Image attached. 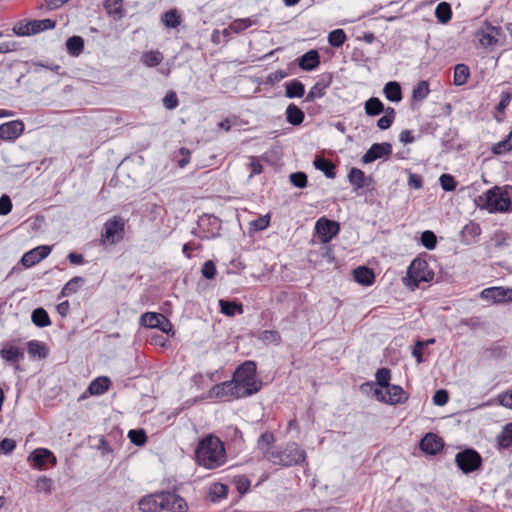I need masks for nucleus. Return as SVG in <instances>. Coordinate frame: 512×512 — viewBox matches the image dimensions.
Masks as SVG:
<instances>
[{
  "label": "nucleus",
  "instance_id": "obj_1",
  "mask_svg": "<svg viewBox=\"0 0 512 512\" xmlns=\"http://www.w3.org/2000/svg\"><path fill=\"white\" fill-rule=\"evenodd\" d=\"M195 456L200 465L208 469L217 468L226 461L224 443L217 436H205L199 441Z\"/></svg>",
  "mask_w": 512,
  "mask_h": 512
},
{
  "label": "nucleus",
  "instance_id": "obj_2",
  "mask_svg": "<svg viewBox=\"0 0 512 512\" xmlns=\"http://www.w3.org/2000/svg\"><path fill=\"white\" fill-rule=\"evenodd\" d=\"M512 205V186H494L479 196L478 206L490 213L507 212Z\"/></svg>",
  "mask_w": 512,
  "mask_h": 512
},
{
  "label": "nucleus",
  "instance_id": "obj_3",
  "mask_svg": "<svg viewBox=\"0 0 512 512\" xmlns=\"http://www.w3.org/2000/svg\"><path fill=\"white\" fill-rule=\"evenodd\" d=\"M233 380L239 383L246 397L257 393L262 385V382L256 379V364L250 360L245 361L236 369Z\"/></svg>",
  "mask_w": 512,
  "mask_h": 512
},
{
  "label": "nucleus",
  "instance_id": "obj_4",
  "mask_svg": "<svg viewBox=\"0 0 512 512\" xmlns=\"http://www.w3.org/2000/svg\"><path fill=\"white\" fill-rule=\"evenodd\" d=\"M306 454L298 444H288L282 451L266 450L265 459L275 465L294 466L299 465L305 460Z\"/></svg>",
  "mask_w": 512,
  "mask_h": 512
},
{
  "label": "nucleus",
  "instance_id": "obj_5",
  "mask_svg": "<svg viewBox=\"0 0 512 512\" xmlns=\"http://www.w3.org/2000/svg\"><path fill=\"white\" fill-rule=\"evenodd\" d=\"M434 278V272L429 268L426 260L414 259L407 271V277L404 278L408 286H418L421 282H430Z\"/></svg>",
  "mask_w": 512,
  "mask_h": 512
},
{
  "label": "nucleus",
  "instance_id": "obj_6",
  "mask_svg": "<svg viewBox=\"0 0 512 512\" xmlns=\"http://www.w3.org/2000/svg\"><path fill=\"white\" fill-rule=\"evenodd\" d=\"M315 231L321 241L324 244L325 254L328 256L329 261L333 258L330 256L332 250L327 244L339 233L340 225L334 220H329L325 217H321L315 224Z\"/></svg>",
  "mask_w": 512,
  "mask_h": 512
},
{
  "label": "nucleus",
  "instance_id": "obj_7",
  "mask_svg": "<svg viewBox=\"0 0 512 512\" xmlns=\"http://www.w3.org/2000/svg\"><path fill=\"white\" fill-rule=\"evenodd\" d=\"M124 221L122 218L114 216L109 219L103 226L101 233V242L103 244H116L123 239L124 236Z\"/></svg>",
  "mask_w": 512,
  "mask_h": 512
},
{
  "label": "nucleus",
  "instance_id": "obj_8",
  "mask_svg": "<svg viewBox=\"0 0 512 512\" xmlns=\"http://www.w3.org/2000/svg\"><path fill=\"white\" fill-rule=\"evenodd\" d=\"M458 468L465 474L478 470L482 465L480 454L474 449H465L455 456Z\"/></svg>",
  "mask_w": 512,
  "mask_h": 512
},
{
  "label": "nucleus",
  "instance_id": "obj_9",
  "mask_svg": "<svg viewBox=\"0 0 512 512\" xmlns=\"http://www.w3.org/2000/svg\"><path fill=\"white\" fill-rule=\"evenodd\" d=\"M239 383L231 381H225L214 385L208 392L209 398L223 399L227 397L244 398L246 397L241 390Z\"/></svg>",
  "mask_w": 512,
  "mask_h": 512
},
{
  "label": "nucleus",
  "instance_id": "obj_10",
  "mask_svg": "<svg viewBox=\"0 0 512 512\" xmlns=\"http://www.w3.org/2000/svg\"><path fill=\"white\" fill-rule=\"evenodd\" d=\"M160 508L169 512H187L188 504L183 497L170 491L158 492Z\"/></svg>",
  "mask_w": 512,
  "mask_h": 512
},
{
  "label": "nucleus",
  "instance_id": "obj_11",
  "mask_svg": "<svg viewBox=\"0 0 512 512\" xmlns=\"http://www.w3.org/2000/svg\"><path fill=\"white\" fill-rule=\"evenodd\" d=\"M28 460L32 462L33 467L38 470L46 468V464L56 465L57 459L52 451L46 448H37L30 453Z\"/></svg>",
  "mask_w": 512,
  "mask_h": 512
},
{
  "label": "nucleus",
  "instance_id": "obj_12",
  "mask_svg": "<svg viewBox=\"0 0 512 512\" xmlns=\"http://www.w3.org/2000/svg\"><path fill=\"white\" fill-rule=\"evenodd\" d=\"M392 153V146L390 143H374L368 151L363 155L362 162L369 164L380 158H387Z\"/></svg>",
  "mask_w": 512,
  "mask_h": 512
},
{
  "label": "nucleus",
  "instance_id": "obj_13",
  "mask_svg": "<svg viewBox=\"0 0 512 512\" xmlns=\"http://www.w3.org/2000/svg\"><path fill=\"white\" fill-rule=\"evenodd\" d=\"M51 252V247L47 245L38 246L26 252L22 258L21 263L24 267L30 268L39 263L42 259L47 257Z\"/></svg>",
  "mask_w": 512,
  "mask_h": 512
},
{
  "label": "nucleus",
  "instance_id": "obj_14",
  "mask_svg": "<svg viewBox=\"0 0 512 512\" xmlns=\"http://www.w3.org/2000/svg\"><path fill=\"white\" fill-rule=\"evenodd\" d=\"M24 131L21 120H13L0 125V138L5 141L16 140Z\"/></svg>",
  "mask_w": 512,
  "mask_h": 512
},
{
  "label": "nucleus",
  "instance_id": "obj_15",
  "mask_svg": "<svg viewBox=\"0 0 512 512\" xmlns=\"http://www.w3.org/2000/svg\"><path fill=\"white\" fill-rule=\"evenodd\" d=\"M443 447V439L434 433H427L420 441L421 450L430 455L437 454Z\"/></svg>",
  "mask_w": 512,
  "mask_h": 512
},
{
  "label": "nucleus",
  "instance_id": "obj_16",
  "mask_svg": "<svg viewBox=\"0 0 512 512\" xmlns=\"http://www.w3.org/2000/svg\"><path fill=\"white\" fill-rule=\"evenodd\" d=\"M0 356L5 361L16 364L15 368L18 369L19 365L17 363L24 359V350L6 342L2 345Z\"/></svg>",
  "mask_w": 512,
  "mask_h": 512
},
{
  "label": "nucleus",
  "instance_id": "obj_17",
  "mask_svg": "<svg viewBox=\"0 0 512 512\" xmlns=\"http://www.w3.org/2000/svg\"><path fill=\"white\" fill-rule=\"evenodd\" d=\"M480 297L496 304L512 302V290H482Z\"/></svg>",
  "mask_w": 512,
  "mask_h": 512
},
{
  "label": "nucleus",
  "instance_id": "obj_18",
  "mask_svg": "<svg viewBox=\"0 0 512 512\" xmlns=\"http://www.w3.org/2000/svg\"><path fill=\"white\" fill-rule=\"evenodd\" d=\"M387 394V404L397 405L405 403L409 395L404 391V389L399 385H389L385 388Z\"/></svg>",
  "mask_w": 512,
  "mask_h": 512
},
{
  "label": "nucleus",
  "instance_id": "obj_19",
  "mask_svg": "<svg viewBox=\"0 0 512 512\" xmlns=\"http://www.w3.org/2000/svg\"><path fill=\"white\" fill-rule=\"evenodd\" d=\"M320 64V55L317 50H310L298 59L299 67L304 71H312Z\"/></svg>",
  "mask_w": 512,
  "mask_h": 512
},
{
  "label": "nucleus",
  "instance_id": "obj_20",
  "mask_svg": "<svg viewBox=\"0 0 512 512\" xmlns=\"http://www.w3.org/2000/svg\"><path fill=\"white\" fill-rule=\"evenodd\" d=\"M139 509L142 512H160V497L157 493L143 496L138 502Z\"/></svg>",
  "mask_w": 512,
  "mask_h": 512
},
{
  "label": "nucleus",
  "instance_id": "obj_21",
  "mask_svg": "<svg viewBox=\"0 0 512 512\" xmlns=\"http://www.w3.org/2000/svg\"><path fill=\"white\" fill-rule=\"evenodd\" d=\"M168 324V318L161 313L146 312L140 317V324L146 328H157L160 324Z\"/></svg>",
  "mask_w": 512,
  "mask_h": 512
},
{
  "label": "nucleus",
  "instance_id": "obj_22",
  "mask_svg": "<svg viewBox=\"0 0 512 512\" xmlns=\"http://www.w3.org/2000/svg\"><path fill=\"white\" fill-rule=\"evenodd\" d=\"M353 277L358 284L363 286H370L375 280V274L373 270L366 266H359L354 269Z\"/></svg>",
  "mask_w": 512,
  "mask_h": 512
},
{
  "label": "nucleus",
  "instance_id": "obj_23",
  "mask_svg": "<svg viewBox=\"0 0 512 512\" xmlns=\"http://www.w3.org/2000/svg\"><path fill=\"white\" fill-rule=\"evenodd\" d=\"M285 115L287 122L293 126L302 124L305 118L304 112L294 103L287 106Z\"/></svg>",
  "mask_w": 512,
  "mask_h": 512
},
{
  "label": "nucleus",
  "instance_id": "obj_24",
  "mask_svg": "<svg viewBox=\"0 0 512 512\" xmlns=\"http://www.w3.org/2000/svg\"><path fill=\"white\" fill-rule=\"evenodd\" d=\"M111 381L106 376L97 377L92 380L88 386V392L91 395H102L108 391Z\"/></svg>",
  "mask_w": 512,
  "mask_h": 512
},
{
  "label": "nucleus",
  "instance_id": "obj_25",
  "mask_svg": "<svg viewBox=\"0 0 512 512\" xmlns=\"http://www.w3.org/2000/svg\"><path fill=\"white\" fill-rule=\"evenodd\" d=\"M316 169L322 171L329 179H334L336 176L335 165L323 157L317 156L313 162Z\"/></svg>",
  "mask_w": 512,
  "mask_h": 512
},
{
  "label": "nucleus",
  "instance_id": "obj_26",
  "mask_svg": "<svg viewBox=\"0 0 512 512\" xmlns=\"http://www.w3.org/2000/svg\"><path fill=\"white\" fill-rule=\"evenodd\" d=\"M385 97L392 102H399L402 100L401 87L398 82H388L383 89Z\"/></svg>",
  "mask_w": 512,
  "mask_h": 512
},
{
  "label": "nucleus",
  "instance_id": "obj_27",
  "mask_svg": "<svg viewBox=\"0 0 512 512\" xmlns=\"http://www.w3.org/2000/svg\"><path fill=\"white\" fill-rule=\"evenodd\" d=\"M498 34V29L492 26H489L487 30H482L478 33V40L480 44L484 47H489L494 45L497 42L496 35Z\"/></svg>",
  "mask_w": 512,
  "mask_h": 512
},
{
  "label": "nucleus",
  "instance_id": "obj_28",
  "mask_svg": "<svg viewBox=\"0 0 512 512\" xmlns=\"http://www.w3.org/2000/svg\"><path fill=\"white\" fill-rule=\"evenodd\" d=\"M66 49L68 53L73 56H79L84 49V40L80 36H72L66 41Z\"/></svg>",
  "mask_w": 512,
  "mask_h": 512
},
{
  "label": "nucleus",
  "instance_id": "obj_29",
  "mask_svg": "<svg viewBox=\"0 0 512 512\" xmlns=\"http://www.w3.org/2000/svg\"><path fill=\"white\" fill-rule=\"evenodd\" d=\"M305 94L304 84L298 80L286 83L285 96L287 98H301Z\"/></svg>",
  "mask_w": 512,
  "mask_h": 512
},
{
  "label": "nucleus",
  "instance_id": "obj_30",
  "mask_svg": "<svg viewBox=\"0 0 512 512\" xmlns=\"http://www.w3.org/2000/svg\"><path fill=\"white\" fill-rule=\"evenodd\" d=\"M349 183L354 190H359L366 185V176L364 172L358 168H352L348 174Z\"/></svg>",
  "mask_w": 512,
  "mask_h": 512
},
{
  "label": "nucleus",
  "instance_id": "obj_31",
  "mask_svg": "<svg viewBox=\"0 0 512 512\" xmlns=\"http://www.w3.org/2000/svg\"><path fill=\"white\" fill-rule=\"evenodd\" d=\"M330 85L329 81H318L314 84V86L309 90L306 95L307 102H313L317 98H322L325 94V89Z\"/></svg>",
  "mask_w": 512,
  "mask_h": 512
},
{
  "label": "nucleus",
  "instance_id": "obj_32",
  "mask_svg": "<svg viewBox=\"0 0 512 512\" xmlns=\"http://www.w3.org/2000/svg\"><path fill=\"white\" fill-rule=\"evenodd\" d=\"M27 350L31 357H38L39 359L46 358L47 348L44 343L36 340L29 341L27 343Z\"/></svg>",
  "mask_w": 512,
  "mask_h": 512
},
{
  "label": "nucleus",
  "instance_id": "obj_33",
  "mask_svg": "<svg viewBox=\"0 0 512 512\" xmlns=\"http://www.w3.org/2000/svg\"><path fill=\"white\" fill-rule=\"evenodd\" d=\"M364 109L368 116H377L384 112V105L378 98L371 97L365 102Z\"/></svg>",
  "mask_w": 512,
  "mask_h": 512
},
{
  "label": "nucleus",
  "instance_id": "obj_34",
  "mask_svg": "<svg viewBox=\"0 0 512 512\" xmlns=\"http://www.w3.org/2000/svg\"><path fill=\"white\" fill-rule=\"evenodd\" d=\"M435 16L442 24L448 23L452 18L451 6L447 2H441L435 9Z\"/></svg>",
  "mask_w": 512,
  "mask_h": 512
},
{
  "label": "nucleus",
  "instance_id": "obj_35",
  "mask_svg": "<svg viewBox=\"0 0 512 512\" xmlns=\"http://www.w3.org/2000/svg\"><path fill=\"white\" fill-rule=\"evenodd\" d=\"M163 54L158 50H151L143 53L141 60L147 67H155L163 61Z\"/></svg>",
  "mask_w": 512,
  "mask_h": 512
},
{
  "label": "nucleus",
  "instance_id": "obj_36",
  "mask_svg": "<svg viewBox=\"0 0 512 512\" xmlns=\"http://www.w3.org/2000/svg\"><path fill=\"white\" fill-rule=\"evenodd\" d=\"M32 322L40 327H47L51 324L47 311L43 308H36L31 315Z\"/></svg>",
  "mask_w": 512,
  "mask_h": 512
},
{
  "label": "nucleus",
  "instance_id": "obj_37",
  "mask_svg": "<svg viewBox=\"0 0 512 512\" xmlns=\"http://www.w3.org/2000/svg\"><path fill=\"white\" fill-rule=\"evenodd\" d=\"M470 72L465 64H457L454 68V84L462 86L467 83Z\"/></svg>",
  "mask_w": 512,
  "mask_h": 512
},
{
  "label": "nucleus",
  "instance_id": "obj_38",
  "mask_svg": "<svg viewBox=\"0 0 512 512\" xmlns=\"http://www.w3.org/2000/svg\"><path fill=\"white\" fill-rule=\"evenodd\" d=\"M29 25L32 34H36L45 30L53 29L56 25V22L51 19H41L29 21Z\"/></svg>",
  "mask_w": 512,
  "mask_h": 512
},
{
  "label": "nucleus",
  "instance_id": "obj_39",
  "mask_svg": "<svg viewBox=\"0 0 512 512\" xmlns=\"http://www.w3.org/2000/svg\"><path fill=\"white\" fill-rule=\"evenodd\" d=\"M497 443L501 448H508L512 444V423L506 424L497 436Z\"/></svg>",
  "mask_w": 512,
  "mask_h": 512
},
{
  "label": "nucleus",
  "instance_id": "obj_40",
  "mask_svg": "<svg viewBox=\"0 0 512 512\" xmlns=\"http://www.w3.org/2000/svg\"><path fill=\"white\" fill-rule=\"evenodd\" d=\"M219 305L221 308V312L226 316H234L236 314V311H238L239 313L243 312L242 305L234 301L220 299Z\"/></svg>",
  "mask_w": 512,
  "mask_h": 512
},
{
  "label": "nucleus",
  "instance_id": "obj_41",
  "mask_svg": "<svg viewBox=\"0 0 512 512\" xmlns=\"http://www.w3.org/2000/svg\"><path fill=\"white\" fill-rule=\"evenodd\" d=\"M253 21L249 18L244 19H236L233 22L230 23L229 27L227 29H224L223 33L226 35L229 31H232L234 33H240L250 26L253 25Z\"/></svg>",
  "mask_w": 512,
  "mask_h": 512
},
{
  "label": "nucleus",
  "instance_id": "obj_42",
  "mask_svg": "<svg viewBox=\"0 0 512 512\" xmlns=\"http://www.w3.org/2000/svg\"><path fill=\"white\" fill-rule=\"evenodd\" d=\"M429 92V83L425 80H422L413 88V100L421 102L428 96Z\"/></svg>",
  "mask_w": 512,
  "mask_h": 512
},
{
  "label": "nucleus",
  "instance_id": "obj_43",
  "mask_svg": "<svg viewBox=\"0 0 512 512\" xmlns=\"http://www.w3.org/2000/svg\"><path fill=\"white\" fill-rule=\"evenodd\" d=\"M162 21L168 28H176L180 25L181 19L176 9H171L163 14Z\"/></svg>",
  "mask_w": 512,
  "mask_h": 512
},
{
  "label": "nucleus",
  "instance_id": "obj_44",
  "mask_svg": "<svg viewBox=\"0 0 512 512\" xmlns=\"http://www.w3.org/2000/svg\"><path fill=\"white\" fill-rule=\"evenodd\" d=\"M346 39L347 37L343 29H335L328 35L329 44L336 48L341 47L345 43Z\"/></svg>",
  "mask_w": 512,
  "mask_h": 512
},
{
  "label": "nucleus",
  "instance_id": "obj_45",
  "mask_svg": "<svg viewBox=\"0 0 512 512\" xmlns=\"http://www.w3.org/2000/svg\"><path fill=\"white\" fill-rule=\"evenodd\" d=\"M228 487L222 483H214L210 488V497L213 502L226 498Z\"/></svg>",
  "mask_w": 512,
  "mask_h": 512
},
{
  "label": "nucleus",
  "instance_id": "obj_46",
  "mask_svg": "<svg viewBox=\"0 0 512 512\" xmlns=\"http://www.w3.org/2000/svg\"><path fill=\"white\" fill-rule=\"evenodd\" d=\"M131 443L143 446L147 442V435L143 429H132L128 432Z\"/></svg>",
  "mask_w": 512,
  "mask_h": 512
},
{
  "label": "nucleus",
  "instance_id": "obj_47",
  "mask_svg": "<svg viewBox=\"0 0 512 512\" xmlns=\"http://www.w3.org/2000/svg\"><path fill=\"white\" fill-rule=\"evenodd\" d=\"M421 244L428 250H433L437 244V237L434 232L426 230L421 234Z\"/></svg>",
  "mask_w": 512,
  "mask_h": 512
},
{
  "label": "nucleus",
  "instance_id": "obj_48",
  "mask_svg": "<svg viewBox=\"0 0 512 512\" xmlns=\"http://www.w3.org/2000/svg\"><path fill=\"white\" fill-rule=\"evenodd\" d=\"M273 442H274V435L270 432H265L259 437L257 446L263 452L264 456H265L266 450H272L271 444Z\"/></svg>",
  "mask_w": 512,
  "mask_h": 512
},
{
  "label": "nucleus",
  "instance_id": "obj_49",
  "mask_svg": "<svg viewBox=\"0 0 512 512\" xmlns=\"http://www.w3.org/2000/svg\"><path fill=\"white\" fill-rule=\"evenodd\" d=\"M376 382L382 388H387V386L391 385L389 383L391 378V372L388 368H380L376 372Z\"/></svg>",
  "mask_w": 512,
  "mask_h": 512
},
{
  "label": "nucleus",
  "instance_id": "obj_50",
  "mask_svg": "<svg viewBox=\"0 0 512 512\" xmlns=\"http://www.w3.org/2000/svg\"><path fill=\"white\" fill-rule=\"evenodd\" d=\"M440 185L444 191H454L456 189V181L450 174H442L439 178Z\"/></svg>",
  "mask_w": 512,
  "mask_h": 512
},
{
  "label": "nucleus",
  "instance_id": "obj_51",
  "mask_svg": "<svg viewBox=\"0 0 512 512\" xmlns=\"http://www.w3.org/2000/svg\"><path fill=\"white\" fill-rule=\"evenodd\" d=\"M270 216L269 214L261 216L250 222V227L254 231H262L269 226Z\"/></svg>",
  "mask_w": 512,
  "mask_h": 512
},
{
  "label": "nucleus",
  "instance_id": "obj_52",
  "mask_svg": "<svg viewBox=\"0 0 512 512\" xmlns=\"http://www.w3.org/2000/svg\"><path fill=\"white\" fill-rule=\"evenodd\" d=\"M291 183L298 188H304L307 186V175L304 172H295L289 176Z\"/></svg>",
  "mask_w": 512,
  "mask_h": 512
},
{
  "label": "nucleus",
  "instance_id": "obj_53",
  "mask_svg": "<svg viewBox=\"0 0 512 512\" xmlns=\"http://www.w3.org/2000/svg\"><path fill=\"white\" fill-rule=\"evenodd\" d=\"M491 150H492L493 154H495V155H502V154L512 151V147L509 144L507 138H505V139L495 143L492 146Z\"/></svg>",
  "mask_w": 512,
  "mask_h": 512
},
{
  "label": "nucleus",
  "instance_id": "obj_54",
  "mask_svg": "<svg viewBox=\"0 0 512 512\" xmlns=\"http://www.w3.org/2000/svg\"><path fill=\"white\" fill-rule=\"evenodd\" d=\"M217 273L215 263L212 260L206 261L202 268L201 274L206 279H213Z\"/></svg>",
  "mask_w": 512,
  "mask_h": 512
},
{
  "label": "nucleus",
  "instance_id": "obj_55",
  "mask_svg": "<svg viewBox=\"0 0 512 512\" xmlns=\"http://www.w3.org/2000/svg\"><path fill=\"white\" fill-rule=\"evenodd\" d=\"M163 104L168 110L175 109L179 104L176 93L173 91L168 92L163 98Z\"/></svg>",
  "mask_w": 512,
  "mask_h": 512
},
{
  "label": "nucleus",
  "instance_id": "obj_56",
  "mask_svg": "<svg viewBox=\"0 0 512 512\" xmlns=\"http://www.w3.org/2000/svg\"><path fill=\"white\" fill-rule=\"evenodd\" d=\"M36 488L38 491H43L49 494L52 490V480L46 476H41L36 481Z\"/></svg>",
  "mask_w": 512,
  "mask_h": 512
},
{
  "label": "nucleus",
  "instance_id": "obj_57",
  "mask_svg": "<svg viewBox=\"0 0 512 512\" xmlns=\"http://www.w3.org/2000/svg\"><path fill=\"white\" fill-rule=\"evenodd\" d=\"M449 400V394L444 389L437 390L433 395V403L437 406L445 405Z\"/></svg>",
  "mask_w": 512,
  "mask_h": 512
},
{
  "label": "nucleus",
  "instance_id": "obj_58",
  "mask_svg": "<svg viewBox=\"0 0 512 512\" xmlns=\"http://www.w3.org/2000/svg\"><path fill=\"white\" fill-rule=\"evenodd\" d=\"M263 341L273 342L279 344L281 342V336L278 331L265 330L261 333L260 337Z\"/></svg>",
  "mask_w": 512,
  "mask_h": 512
},
{
  "label": "nucleus",
  "instance_id": "obj_59",
  "mask_svg": "<svg viewBox=\"0 0 512 512\" xmlns=\"http://www.w3.org/2000/svg\"><path fill=\"white\" fill-rule=\"evenodd\" d=\"M511 99H512V95L509 92H502L500 101H499L498 105L496 106L497 112L504 114L506 108L509 106V104L511 102Z\"/></svg>",
  "mask_w": 512,
  "mask_h": 512
},
{
  "label": "nucleus",
  "instance_id": "obj_60",
  "mask_svg": "<svg viewBox=\"0 0 512 512\" xmlns=\"http://www.w3.org/2000/svg\"><path fill=\"white\" fill-rule=\"evenodd\" d=\"M460 324L469 327L470 329H477L483 326V322L479 317L474 316L470 318H464L460 320Z\"/></svg>",
  "mask_w": 512,
  "mask_h": 512
},
{
  "label": "nucleus",
  "instance_id": "obj_61",
  "mask_svg": "<svg viewBox=\"0 0 512 512\" xmlns=\"http://www.w3.org/2000/svg\"><path fill=\"white\" fill-rule=\"evenodd\" d=\"M16 447V442L10 438H4L0 441V451L4 454H10Z\"/></svg>",
  "mask_w": 512,
  "mask_h": 512
},
{
  "label": "nucleus",
  "instance_id": "obj_62",
  "mask_svg": "<svg viewBox=\"0 0 512 512\" xmlns=\"http://www.w3.org/2000/svg\"><path fill=\"white\" fill-rule=\"evenodd\" d=\"M12 209V202L7 195L0 197V215H7Z\"/></svg>",
  "mask_w": 512,
  "mask_h": 512
},
{
  "label": "nucleus",
  "instance_id": "obj_63",
  "mask_svg": "<svg viewBox=\"0 0 512 512\" xmlns=\"http://www.w3.org/2000/svg\"><path fill=\"white\" fill-rule=\"evenodd\" d=\"M13 31L18 36H28L32 35V31L30 30L29 22L19 23L13 28Z\"/></svg>",
  "mask_w": 512,
  "mask_h": 512
},
{
  "label": "nucleus",
  "instance_id": "obj_64",
  "mask_svg": "<svg viewBox=\"0 0 512 512\" xmlns=\"http://www.w3.org/2000/svg\"><path fill=\"white\" fill-rule=\"evenodd\" d=\"M462 233L464 236L471 235V236L475 237V236L480 235L481 229L478 224L469 223L463 228Z\"/></svg>",
  "mask_w": 512,
  "mask_h": 512
}]
</instances>
